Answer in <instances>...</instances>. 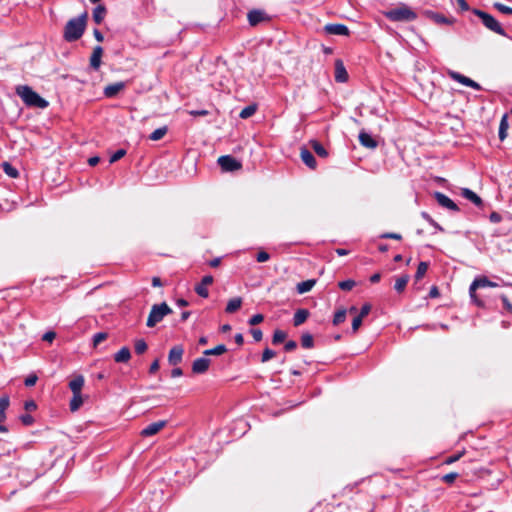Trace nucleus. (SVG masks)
<instances>
[{"label":"nucleus","mask_w":512,"mask_h":512,"mask_svg":"<svg viewBox=\"0 0 512 512\" xmlns=\"http://www.w3.org/2000/svg\"><path fill=\"white\" fill-rule=\"evenodd\" d=\"M131 353L128 347H122L115 355L114 360L117 363H124L129 361Z\"/></svg>","instance_id":"nucleus-24"},{"label":"nucleus","mask_w":512,"mask_h":512,"mask_svg":"<svg viewBox=\"0 0 512 512\" xmlns=\"http://www.w3.org/2000/svg\"><path fill=\"white\" fill-rule=\"evenodd\" d=\"M408 281H409V276L408 275H403V276L397 278L396 281H395L394 289L398 293L403 292L405 287L407 286Z\"/></svg>","instance_id":"nucleus-31"},{"label":"nucleus","mask_w":512,"mask_h":512,"mask_svg":"<svg viewBox=\"0 0 512 512\" xmlns=\"http://www.w3.org/2000/svg\"><path fill=\"white\" fill-rule=\"evenodd\" d=\"M461 195L465 199L474 203L476 206L482 205V199L475 192H473L472 190H470L468 188H463L461 191Z\"/></svg>","instance_id":"nucleus-23"},{"label":"nucleus","mask_w":512,"mask_h":512,"mask_svg":"<svg viewBox=\"0 0 512 512\" xmlns=\"http://www.w3.org/2000/svg\"><path fill=\"white\" fill-rule=\"evenodd\" d=\"M457 477V473H449L443 476V481L446 483H453Z\"/></svg>","instance_id":"nucleus-55"},{"label":"nucleus","mask_w":512,"mask_h":512,"mask_svg":"<svg viewBox=\"0 0 512 512\" xmlns=\"http://www.w3.org/2000/svg\"><path fill=\"white\" fill-rule=\"evenodd\" d=\"M226 351H227L226 346L224 344H220V345H217L214 348L205 350L203 352V354L205 356H212V355L218 356V355L224 354Z\"/></svg>","instance_id":"nucleus-30"},{"label":"nucleus","mask_w":512,"mask_h":512,"mask_svg":"<svg viewBox=\"0 0 512 512\" xmlns=\"http://www.w3.org/2000/svg\"><path fill=\"white\" fill-rule=\"evenodd\" d=\"M384 15L391 21L395 22H410L417 18L416 12H414L409 6L405 4H400L397 7L384 12Z\"/></svg>","instance_id":"nucleus-3"},{"label":"nucleus","mask_w":512,"mask_h":512,"mask_svg":"<svg viewBox=\"0 0 512 512\" xmlns=\"http://www.w3.org/2000/svg\"><path fill=\"white\" fill-rule=\"evenodd\" d=\"M213 283V277L211 275H206L202 278L201 282L196 285L195 292L203 298H207L209 296V292L207 286Z\"/></svg>","instance_id":"nucleus-11"},{"label":"nucleus","mask_w":512,"mask_h":512,"mask_svg":"<svg viewBox=\"0 0 512 512\" xmlns=\"http://www.w3.org/2000/svg\"><path fill=\"white\" fill-rule=\"evenodd\" d=\"M427 270H428V263L420 262L418 267H417L415 278L417 280H420L421 278L424 277V275L426 274Z\"/></svg>","instance_id":"nucleus-36"},{"label":"nucleus","mask_w":512,"mask_h":512,"mask_svg":"<svg viewBox=\"0 0 512 512\" xmlns=\"http://www.w3.org/2000/svg\"><path fill=\"white\" fill-rule=\"evenodd\" d=\"M432 18L434 19L435 22H437L439 24H450L451 23V21L449 19H447L445 16L440 15V14H433Z\"/></svg>","instance_id":"nucleus-47"},{"label":"nucleus","mask_w":512,"mask_h":512,"mask_svg":"<svg viewBox=\"0 0 512 512\" xmlns=\"http://www.w3.org/2000/svg\"><path fill=\"white\" fill-rule=\"evenodd\" d=\"M502 284L499 282H494L489 280L485 276L477 277L473 280L469 287V295L473 303H475L477 306H483L484 303L482 300H480L476 294V290L478 288H486V287H499Z\"/></svg>","instance_id":"nucleus-4"},{"label":"nucleus","mask_w":512,"mask_h":512,"mask_svg":"<svg viewBox=\"0 0 512 512\" xmlns=\"http://www.w3.org/2000/svg\"><path fill=\"white\" fill-rule=\"evenodd\" d=\"M218 164L225 172H232L241 168V163L230 155H224L218 158Z\"/></svg>","instance_id":"nucleus-7"},{"label":"nucleus","mask_w":512,"mask_h":512,"mask_svg":"<svg viewBox=\"0 0 512 512\" xmlns=\"http://www.w3.org/2000/svg\"><path fill=\"white\" fill-rule=\"evenodd\" d=\"M38 380V377L35 374H30L28 377H26L24 383L27 387L34 386Z\"/></svg>","instance_id":"nucleus-48"},{"label":"nucleus","mask_w":512,"mask_h":512,"mask_svg":"<svg viewBox=\"0 0 512 512\" xmlns=\"http://www.w3.org/2000/svg\"><path fill=\"white\" fill-rule=\"evenodd\" d=\"M473 12L482 20V23L486 28L499 35H505L504 29L492 15L478 9H475Z\"/></svg>","instance_id":"nucleus-6"},{"label":"nucleus","mask_w":512,"mask_h":512,"mask_svg":"<svg viewBox=\"0 0 512 512\" xmlns=\"http://www.w3.org/2000/svg\"><path fill=\"white\" fill-rule=\"evenodd\" d=\"M263 319H264V317L262 314H255L250 318L249 324L252 326L257 325V324L261 323L263 321Z\"/></svg>","instance_id":"nucleus-51"},{"label":"nucleus","mask_w":512,"mask_h":512,"mask_svg":"<svg viewBox=\"0 0 512 512\" xmlns=\"http://www.w3.org/2000/svg\"><path fill=\"white\" fill-rule=\"evenodd\" d=\"M3 170L4 172L12 177V178H16L18 176V171L16 168H14L13 166H11L9 163L7 162H4L3 163Z\"/></svg>","instance_id":"nucleus-39"},{"label":"nucleus","mask_w":512,"mask_h":512,"mask_svg":"<svg viewBox=\"0 0 512 512\" xmlns=\"http://www.w3.org/2000/svg\"><path fill=\"white\" fill-rule=\"evenodd\" d=\"M16 93L27 106L38 107L42 109L48 106V101L42 98L38 93L33 91L32 88L27 85L18 86L16 88Z\"/></svg>","instance_id":"nucleus-2"},{"label":"nucleus","mask_w":512,"mask_h":512,"mask_svg":"<svg viewBox=\"0 0 512 512\" xmlns=\"http://www.w3.org/2000/svg\"><path fill=\"white\" fill-rule=\"evenodd\" d=\"M108 337L107 333L105 332H99V333H96L94 336H93V345L94 346H97L99 345L102 341L106 340Z\"/></svg>","instance_id":"nucleus-44"},{"label":"nucleus","mask_w":512,"mask_h":512,"mask_svg":"<svg viewBox=\"0 0 512 512\" xmlns=\"http://www.w3.org/2000/svg\"><path fill=\"white\" fill-rule=\"evenodd\" d=\"M210 366V359L206 357L197 358L193 361L192 371L195 374L205 373Z\"/></svg>","instance_id":"nucleus-12"},{"label":"nucleus","mask_w":512,"mask_h":512,"mask_svg":"<svg viewBox=\"0 0 512 512\" xmlns=\"http://www.w3.org/2000/svg\"><path fill=\"white\" fill-rule=\"evenodd\" d=\"M166 425H167L166 420H160L157 422H153V423L149 424L147 427H145L141 431L140 434L143 437L153 436V435L157 434L160 430H162Z\"/></svg>","instance_id":"nucleus-9"},{"label":"nucleus","mask_w":512,"mask_h":512,"mask_svg":"<svg viewBox=\"0 0 512 512\" xmlns=\"http://www.w3.org/2000/svg\"><path fill=\"white\" fill-rule=\"evenodd\" d=\"M56 334L52 331H49V332H46L44 335H43V340L44 341H48V342H51L54 338H55Z\"/></svg>","instance_id":"nucleus-63"},{"label":"nucleus","mask_w":512,"mask_h":512,"mask_svg":"<svg viewBox=\"0 0 512 512\" xmlns=\"http://www.w3.org/2000/svg\"><path fill=\"white\" fill-rule=\"evenodd\" d=\"M124 88H125L124 82H116V83L107 85L104 88V95L108 98H112V97L116 96Z\"/></svg>","instance_id":"nucleus-19"},{"label":"nucleus","mask_w":512,"mask_h":512,"mask_svg":"<svg viewBox=\"0 0 512 512\" xmlns=\"http://www.w3.org/2000/svg\"><path fill=\"white\" fill-rule=\"evenodd\" d=\"M256 112V107L254 105H249L243 108L239 114L242 119H246L251 117Z\"/></svg>","instance_id":"nucleus-37"},{"label":"nucleus","mask_w":512,"mask_h":512,"mask_svg":"<svg viewBox=\"0 0 512 512\" xmlns=\"http://www.w3.org/2000/svg\"><path fill=\"white\" fill-rule=\"evenodd\" d=\"M508 127H509L508 117L505 114L502 116V119H501L500 125H499V138L501 141H503L506 138Z\"/></svg>","instance_id":"nucleus-29"},{"label":"nucleus","mask_w":512,"mask_h":512,"mask_svg":"<svg viewBox=\"0 0 512 512\" xmlns=\"http://www.w3.org/2000/svg\"><path fill=\"white\" fill-rule=\"evenodd\" d=\"M338 286L340 289L344 290V291H349L351 290L354 286H355V281L349 279V280H345V281H341L338 283Z\"/></svg>","instance_id":"nucleus-43"},{"label":"nucleus","mask_w":512,"mask_h":512,"mask_svg":"<svg viewBox=\"0 0 512 512\" xmlns=\"http://www.w3.org/2000/svg\"><path fill=\"white\" fill-rule=\"evenodd\" d=\"M324 31L330 35L342 36H348L350 33L348 27L344 24H327L324 26Z\"/></svg>","instance_id":"nucleus-10"},{"label":"nucleus","mask_w":512,"mask_h":512,"mask_svg":"<svg viewBox=\"0 0 512 512\" xmlns=\"http://www.w3.org/2000/svg\"><path fill=\"white\" fill-rule=\"evenodd\" d=\"M248 22L251 26H256L257 24L268 19L266 13L262 10H251L248 15Z\"/></svg>","instance_id":"nucleus-15"},{"label":"nucleus","mask_w":512,"mask_h":512,"mask_svg":"<svg viewBox=\"0 0 512 512\" xmlns=\"http://www.w3.org/2000/svg\"><path fill=\"white\" fill-rule=\"evenodd\" d=\"M490 221L493 223H499L501 221V216L497 212H492L489 216Z\"/></svg>","instance_id":"nucleus-60"},{"label":"nucleus","mask_w":512,"mask_h":512,"mask_svg":"<svg viewBox=\"0 0 512 512\" xmlns=\"http://www.w3.org/2000/svg\"><path fill=\"white\" fill-rule=\"evenodd\" d=\"M256 259L258 262H266L270 259V255L266 251H260L257 253Z\"/></svg>","instance_id":"nucleus-54"},{"label":"nucleus","mask_w":512,"mask_h":512,"mask_svg":"<svg viewBox=\"0 0 512 512\" xmlns=\"http://www.w3.org/2000/svg\"><path fill=\"white\" fill-rule=\"evenodd\" d=\"M370 311H371V305L366 303L362 306L360 313L357 316H359L360 318L363 319L364 317H366L369 314Z\"/></svg>","instance_id":"nucleus-52"},{"label":"nucleus","mask_w":512,"mask_h":512,"mask_svg":"<svg viewBox=\"0 0 512 512\" xmlns=\"http://www.w3.org/2000/svg\"><path fill=\"white\" fill-rule=\"evenodd\" d=\"M20 420L26 426H30L34 422V418L31 415H29V414L21 415L20 416Z\"/></svg>","instance_id":"nucleus-50"},{"label":"nucleus","mask_w":512,"mask_h":512,"mask_svg":"<svg viewBox=\"0 0 512 512\" xmlns=\"http://www.w3.org/2000/svg\"><path fill=\"white\" fill-rule=\"evenodd\" d=\"M10 404V400L8 396H2L0 397V410L4 411L8 408Z\"/></svg>","instance_id":"nucleus-53"},{"label":"nucleus","mask_w":512,"mask_h":512,"mask_svg":"<svg viewBox=\"0 0 512 512\" xmlns=\"http://www.w3.org/2000/svg\"><path fill=\"white\" fill-rule=\"evenodd\" d=\"M241 305H242V299L240 297H235L228 301L225 310L227 313H234L241 307Z\"/></svg>","instance_id":"nucleus-28"},{"label":"nucleus","mask_w":512,"mask_h":512,"mask_svg":"<svg viewBox=\"0 0 512 512\" xmlns=\"http://www.w3.org/2000/svg\"><path fill=\"white\" fill-rule=\"evenodd\" d=\"M167 130H168V129H167V127H166V126H163V127L157 128L156 130H154V131L150 134V136H149L150 140H152V141H158V140L162 139V138L166 135Z\"/></svg>","instance_id":"nucleus-32"},{"label":"nucleus","mask_w":512,"mask_h":512,"mask_svg":"<svg viewBox=\"0 0 512 512\" xmlns=\"http://www.w3.org/2000/svg\"><path fill=\"white\" fill-rule=\"evenodd\" d=\"M434 197L437 200L438 204L441 205L442 207H445L452 211H458V206L445 194L441 192H435Z\"/></svg>","instance_id":"nucleus-13"},{"label":"nucleus","mask_w":512,"mask_h":512,"mask_svg":"<svg viewBox=\"0 0 512 512\" xmlns=\"http://www.w3.org/2000/svg\"><path fill=\"white\" fill-rule=\"evenodd\" d=\"M359 142L362 146L369 149H375L378 145L377 141L365 131L359 133Z\"/></svg>","instance_id":"nucleus-18"},{"label":"nucleus","mask_w":512,"mask_h":512,"mask_svg":"<svg viewBox=\"0 0 512 512\" xmlns=\"http://www.w3.org/2000/svg\"><path fill=\"white\" fill-rule=\"evenodd\" d=\"M506 289L505 293L501 295L502 302L507 310L512 312V285L504 284Z\"/></svg>","instance_id":"nucleus-21"},{"label":"nucleus","mask_w":512,"mask_h":512,"mask_svg":"<svg viewBox=\"0 0 512 512\" xmlns=\"http://www.w3.org/2000/svg\"><path fill=\"white\" fill-rule=\"evenodd\" d=\"M286 337H287L286 332H284L282 330H275L273 337H272V342H273V344L281 343L286 339Z\"/></svg>","instance_id":"nucleus-38"},{"label":"nucleus","mask_w":512,"mask_h":512,"mask_svg":"<svg viewBox=\"0 0 512 512\" xmlns=\"http://www.w3.org/2000/svg\"><path fill=\"white\" fill-rule=\"evenodd\" d=\"M301 345L307 349L312 348L314 345V340H313L312 335L309 333H304L301 337Z\"/></svg>","instance_id":"nucleus-35"},{"label":"nucleus","mask_w":512,"mask_h":512,"mask_svg":"<svg viewBox=\"0 0 512 512\" xmlns=\"http://www.w3.org/2000/svg\"><path fill=\"white\" fill-rule=\"evenodd\" d=\"M189 114L192 116H206L208 114V111H206V110H191V111H189Z\"/></svg>","instance_id":"nucleus-62"},{"label":"nucleus","mask_w":512,"mask_h":512,"mask_svg":"<svg viewBox=\"0 0 512 512\" xmlns=\"http://www.w3.org/2000/svg\"><path fill=\"white\" fill-rule=\"evenodd\" d=\"M362 318H360L359 316H356L353 321H352V333L355 334L359 327L361 326L362 324Z\"/></svg>","instance_id":"nucleus-49"},{"label":"nucleus","mask_w":512,"mask_h":512,"mask_svg":"<svg viewBox=\"0 0 512 512\" xmlns=\"http://www.w3.org/2000/svg\"><path fill=\"white\" fill-rule=\"evenodd\" d=\"M381 237L386 238V239H395V240L401 239V235L397 234V233H385Z\"/></svg>","instance_id":"nucleus-58"},{"label":"nucleus","mask_w":512,"mask_h":512,"mask_svg":"<svg viewBox=\"0 0 512 512\" xmlns=\"http://www.w3.org/2000/svg\"><path fill=\"white\" fill-rule=\"evenodd\" d=\"M147 350V344L143 339H139L135 342V352L137 354H143Z\"/></svg>","instance_id":"nucleus-41"},{"label":"nucleus","mask_w":512,"mask_h":512,"mask_svg":"<svg viewBox=\"0 0 512 512\" xmlns=\"http://www.w3.org/2000/svg\"><path fill=\"white\" fill-rule=\"evenodd\" d=\"M494 7L501 13L511 15L512 14V8L509 6H506L502 3L496 2L494 3Z\"/></svg>","instance_id":"nucleus-42"},{"label":"nucleus","mask_w":512,"mask_h":512,"mask_svg":"<svg viewBox=\"0 0 512 512\" xmlns=\"http://www.w3.org/2000/svg\"><path fill=\"white\" fill-rule=\"evenodd\" d=\"M302 161L311 169L316 167V160L313 154L306 148H302L300 152Z\"/></svg>","instance_id":"nucleus-22"},{"label":"nucleus","mask_w":512,"mask_h":512,"mask_svg":"<svg viewBox=\"0 0 512 512\" xmlns=\"http://www.w3.org/2000/svg\"><path fill=\"white\" fill-rule=\"evenodd\" d=\"M297 347V343L293 340L286 342L284 348L286 351H292Z\"/></svg>","instance_id":"nucleus-61"},{"label":"nucleus","mask_w":512,"mask_h":512,"mask_svg":"<svg viewBox=\"0 0 512 512\" xmlns=\"http://www.w3.org/2000/svg\"><path fill=\"white\" fill-rule=\"evenodd\" d=\"M184 349L181 345L172 347L169 351L168 361L171 365H177L182 361Z\"/></svg>","instance_id":"nucleus-14"},{"label":"nucleus","mask_w":512,"mask_h":512,"mask_svg":"<svg viewBox=\"0 0 512 512\" xmlns=\"http://www.w3.org/2000/svg\"><path fill=\"white\" fill-rule=\"evenodd\" d=\"M275 356V352L269 348H266L262 354V362H267Z\"/></svg>","instance_id":"nucleus-46"},{"label":"nucleus","mask_w":512,"mask_h":512,"mask_svg":"<svg viewBox=\"0 0 512 512\" xmlns=\"http://www.w3.org/2000/svg\"><path fill=\"white\" fill-rule=\"evenodd\" d=\"M159 369V361L158 360H155L151 363L150 365V369H149V372L150 373H155L157 372Z\"/></svg>","instance_id":"nucleus-64"},{"label":"nucleus","mask_w":512,"mask_h":512,"mask_svg":"<svg viewBox=\"0 0 512 512\" xmlns=\"http://www.w3.org/2000/svg\"><path fill=\"white\" fill-rule=\"evenodd\" d=\"M449 76L457 81L458 83H461L462 85H465V86H468V87H471L473 89H476V90H480V85L475 82L474 80L458 73V72H455V71H450L449 72Z\"/></svg>","instance_id":"nucleus-8"},{"label":"nucleus","mask_w":512,"mask_h":512,"mask_svg":"<svg viewBox=\"0 0 512 512\" xmlns=\"http://www.w3.org/2000/svg\"><path fill=\"white\" fill-rule=\"evenodd\" d=\"M85 379L82 375H76L69 382V388L72 391V394L81 393L82 388L84 386Z\"/></svg>","instance_id":"nucleus-20"},{"label":"nucleus","mask_w":512,"mask_h":512,"mask_svg":"<svg viewBox=\"0 0 512 512\" xmlns=\"http://www.w3.org/2000/svg\"><path fill=\"white\" fill-rule=\"evenodd\" d=\"M459 8L461 11H467L469 10V5L468 3L466 2V0H456Z\"/></svg>","instance_id":"nucleus-59"},{"label":"nucleus","mask_w":512,"mask_h":512,"mask_svg":"<svg viewBox=\"0 0 512 512\" xmlns=\"http://www.w3.org/2000/svg\"><path fill=\"white\" fill-rule=\"evenodd\" d=\"M252 337L255 341H260L263 337L262 331L260 329H252L251 330Z\"/></svg>","instance_id":"nucleus-56"},{"label":"nucleus","mask_w":512,"mask_h":512,"mask_svg":"<svg viewBox=\"0 0 512 512\" xmlns=\"http://www.w3.org/2000/svg\"><path fill=\"white\" fill-rule=\"evenodd\" d=\"M309 316V312L306 309H299L295 312L293 317L294 326H300L306 321Z\"/></svg>","instance_id":"nucleus-25"},{"label":"nucleus","mask_w":512,"mask_h":512,"mask_svg":"<svg viewBox=\"0 0 512 512\" xmlns=\"http://www.w3.org/2000/svg\"><path fill=\"white\" fill-rule=\"evenodd\" d=\"M335 80L340 83H344L348 80V73L341 60H337L335 63Z\"/></svg>","instance_id":"nucleus-17"},{"label":"nucleus","mask_w":512,"mask_h":512,"mask_svg":"<svg viewBox=\"0 0 512 512\" xmlns=\"http://www.w3.org/2000/svg\"><path fill=\"white\" fill-rule=\"evenodd\" d=\"M105 8L103 6H98L93 11V19L97 24H100L105 16Z\"/></svg>","instance_id":"nucleus-34"},{"label":"nucleus","mask_w":512,"mask_h":512,"mask_svg":"<svg viewBox=\"0 0 512 512\" xmlns=\"http://www.w3.org/2000/svg\"><path fill=\"white\" fill-rule=\"evenodd\" d=\"M312 149L320 157H326L328 155L326 149L316 140L310 142Z\"/></svg>","instance_id":"nucleus-33"},{"label":"nucleus","mask_w":512,"mask_h":512,"mask_svg":"<svg viewBox=\"0 0 512 512\" xmlns=\"http://www.w3.org/2000/svg\"><path fill=\"white\" fill-rule=\"evenodd\" d=\"M83 404V397L81 393L73 394L69 407L72 412L77 411Z\"/></svg>","instance_id":"nucleus-27"},{"label":"nucleus","mask_w":512,"mask_h":512,"mask_svg":"<svg viewBox=\"0 0 512 512\" xmlns=\"http://www.w3.org/2000/svg\"><path fill=\"white\" fill-rule=\"evenodd\" d=\"M103 55V48L101 46H96L93 49V52L90 56V67L97 71L101 66V58Z\"/></svg>","instance_id":"nucleus-16"},{"label":"nucleus","mask_w":512,"mask_h":512,"mask_svg":"<svg viewBox=\"0 0 512 512\" xmlns=\"http://www.w3.org/2000/svg\"><path fill=\"white\" fill-rule=\"evenodd\" d=\"M315 284H316L315 279H309L306 281H302L297 284V287H296L297 292L299 294H304L306 292H309L314 287Z\"/></svg>","instance_id":"nucleus-26"},{"label":"nucleus","mask_w":512,"mask_h":512,"mask_svg":"<svg viewBox=\"0 0 512 512\" xmlns=\"http://www.w3.org/2000/svg\"><path fill=\"white\" fill-rule=\"evenodd\" d=\"M171 313L172 309L167 305V303L163 302L161 304H155L151 308L146 325L148 327H154L157 323L162 321L166 315Z\"/></svg>","instance_id":"nucleus-5"},{"label":"nucleus","mask_w":512,"mask_h":512,"mask_svg":"<svg viewBox=\"0 0 512 512\" xmlns=\"http://www.w3.org/2000/svg\"><path fill=\"white\" fill-rule=\"evenodd\" d=\"M126 154V151L124 149L117 150L112 156L110 157V163H114L118 160H120L124 155Z\"/></svg>","instance_id":"nucleus-45"},{"label":"nucleus","mask_w":512,"mask_h":512,"mask_svg":"<svg viewBox=\"0 0 512 512\" xmlns=\"http://www.w3.org/2000/svg\"><path fill=\"white\" fill-rule=\"evenodd\" d=\"M24 407L27 411H33L37 408V405L33 400H29L25 402Z\"/></svg>","instance_id":"nucleus-57"},{"label":"nucleus","mask_w":512,"mask_h":512,"mask_svg":"<svg viewBox=\"0 0 512 512\" xmlns=\"http://www.w3.org/2000/svg\"><path fill=\"white\" fill-rule=\"evenodd\" d=\"M87 14L70 19L64 29V38L68 42L78 40L84 33L86 27Z\"/></svg>","instance_id":"nucleus-1"},{"label":"nucleus","mask_w":512,"mask_h":512,"mask_svg":"<svg viewBox=\"0 0 512 512\" xmlns=\"http://www.w3.org/2000/svg\"><path fill=\"white\" fill-rule=\"evenodd\" d=\"M345 318H346V310L341 309L335 313L334 318H333V324L339 325L340 323L344 322Z\"/></svg>","instance_id":"nucleus-40"}]
</instances>
